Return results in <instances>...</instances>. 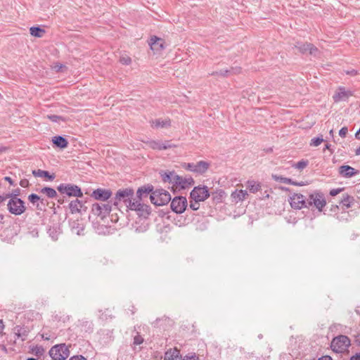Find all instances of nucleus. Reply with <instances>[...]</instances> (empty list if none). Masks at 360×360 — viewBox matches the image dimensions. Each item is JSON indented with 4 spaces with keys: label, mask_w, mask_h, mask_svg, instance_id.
<instances>
[{
    "label": "nucleus",
    "mask_w": 360,
    "mask_h": 360,
    "mask_svg": "<svg viewBox=\"0 0 360 360\" xmlns=\"http://www.w3.org/2000/svg\"><path fill=\"white\" fill-rule=\"evenodd\" d=\"M112 205H113L110 200L107 202H95L91 206V213L103 220L112 210Z\"/></svg>",
    "instance_id": "obj_1"
},
{
    "label": "nucleus",
    "mask_w": 360,
    "mask_h": 360,
    "mask_svg": "<svg viewBox=\"0 0 360 360\" xmlns=\"http://www.w3.org/2000/svg\"><path fill=\"white\" fill-rule=\"evenodd\" d=\"M150 200L156 206H163L171 200V195L164 189H156L150 195Z\"/></svg>",
    "instance_id": "obj_2"
},
{
    "label": "nucleus",
    "mask_w": 360,
    "mask_h": 360,
    "mask_svg": "<svg viewBox=\"0 0 360 360\" xmlns=\"http://www.w3.org/2000/svg\"><path fill=\"white\" fill-rule=\"evenodd\" d=\"M70 354L69 347L65 343L53 346L49 352V356L53 360H65Z\"/></svg>",
    "instance_id": "obj_3"
},
{
    "label": "nucleus",
    "mask_w": 360,
    "mask_h": 360,
    "mask_svg": "<svg viewBox=\"0 0 360 360\" xmlns=\"http://www.w3.org/2000/svg\"><path fill=\"white\" fill-rule=\"evenodd\" d=\"M351 345L350 339L343 335L335 337L332 341L330 347L336 353H342L346 350Z\"/></svg>",
    "instance_id": "obj_4"
},
{
    "label": "nucleus",
    "mask_w": 360,
    "mask_h": 360,
    "mask_svg": "<svg viewBox=\"0 0 360 360\" xmlns=\"http://www.w3.org/2000/svg\"><path fill=\"white\" fill-rule=\"evenodd\" d=\"M133 195L134 190L131 188L120 189L117 191L115 196L110 199V202L117 208L121 201L124 202L126 205L130 199H132Z\"/></svg>",
    "instance_id": "obj_5"
},
{
    "label": "nucleus",
    "mask_w": 360,
    "mask_h": 360,
    "mask_svg": "<svg viewBox=\"0 0 360 360\" xmlns=\"http://www.w3.org/2000/svg\"><path fill=\"white\" fill-rule=\"evenodd\" d=\"M326 205V200L323 193L314 191L309 195L307 199L308 208L314 205L319 211H322Z\"/></svg>",
    "instance_id": "obj_6"
},
{
    "label": "nucleus",
    "mask_w": 360,
    "mask_h": 360,
    "mask_svg": "<svg viewBox=\"0 0 360 360\" xmlns=\"http://www.w3.org/2000/svg\"><path fill=\"white\" fill-rule=\"evenodd\" d=\"M57 189L61 194H66L69 197H83L81 188L75 184H61L57 187Z\"/></svg>",
    "instance_id": "obj_7"
},
{
    "label": "nucleus",
    "mask_w": 360,
    "mask_h": 360,
    "mask_svg": "<svg viewBox=\"0 0 360 360\" xmlns=\"http://www.w3.org/2000/svg\"><path fill=\"white\" fill-rule=\"evenodd\" d=\"M210 195V192L205 186H195L190 193V198L195 202L205 201Z\"/></svg>",
    "instance_id": "obj_8"
},
{
    "label": "nucleus",
    "mask_w": 360,
    "mask_h": 360,
    "mask_svg": "<svg viewBox=\"0 0 360 360\" xmlns=\"http://www.w3.org/2000/svg\"><path fill=\"white\" fill-rule=\"evenodd\" d=\"M188 206V201L186 197H174L170 204L172 210L176 214L183 213Z\"/></svg>",
    "instance_id": "obj_9"
},
{
    "label": "nucleus",
    "mask_w": 360,
    "mask_h": 360,
    "mask_svg": "<svg viewBox=\"0 0 360 360\" xmlns=\"http://www.w3.org/2000/svg\"><path fill=\"white\" fill-rule=\"evenodd\" d=\"M290 206L294 209L308 208L307 199L300 193H293L289 198Z\"/></svg>",
    "instance_id": "obj_10"
},
{
    "label": "nucleus",
    "mask_w": 360,
    "mask_h": 360,
    "mask_svg": "<svg viewBox=\"0 0 360 360\" xmlns=\"http://www.w3.org/2000/svg\"><path fill=\"white\" fill-rule=\"evenodd\" d=\"M112 195V192L110 189L98 188L92 191L91 197L100 202H103L111 198Z\"/></svg>",
    "instance_id": "obj_11"
},
{
    "label": "nucleus",
    "mask_w": 360,
    "mask_h": 360,
    "mask_svg": "<svg viewBox=\"0 0 360 360\" xmlns=\"http://www.w3.org/2000/svg\"><path fill=\"white\" fill-rule=\"evenodd\" d=\"M8 211L15 215L22 213V200L18 198H11L8 202Z\"/></svg>",
    "instance_id": "obj_12"
},
{
    "label": "nucleus",
    "mask_w": 360,
    "mask_h": 360,
    "mask_svg": "<svg viewBox=\"0 0 360 360\" xmlns=\"http://www.w3.org/2000/svg\"><path fill=\"white\" fill-rule=\"evenodd\" d=\"M295 47L302 53L309 52L311 55L316 56L319 53V49L311 43L297 42Z\"/></svg>",
    "instance_id": "obj_13"
},
{
    "label": "nucleus",
    "mask_w": 360,
    "mask_h": 360,
    "mask_svg": "<svg viewBox=\"0 0 360 360\" xmlns=\"http://www.w3.org/2000/svg\"><path fill=\"white\" fill-rule=\"evenodd\" d=\"M174 186L185 189L194 184V180L191 176H181L176 174Z\"/></svg>",
    "instance_id": "obj_14"
},
{
    "label": "nucleus",
    "mask_w": 360,
    "mask_h": 360,
    "mask_svg": "<svg viewBox=\"0 0 360 360\" xmlns=\"http://www.w3.org/2000/svg\"><path fill=\"white\" fill-rule=\"evenodd\" d=\"M352 96H353L352 91L346 90L345 87L340 86L333 95V98L335 103H338L347 101Z\"/></svg>",
    "instance_id": "obj_15"
},
{
    "label": "nucleus",
    "mask_w": 360,
    "mask_h": 360,
    "mask_svg": "<svg viewBox=\"0 0 360 360\" xmlns=\"http://www.w3.org/2000/svg\"><path fill=\"white\" fill-rule=\"evenodd\" d=\"M359 171L349 165H342L339 167V174L345 178H350L357 174Z\"/></svg>",
    "instance_id": "obj_16"
},
{
    "label": "nucleus",
    "mask_w": 360,
    "mask_h": 360,
    "mask_svg": "<svg viewBox=\"0 0 360 360\" xmlns=\"http://www.w3.org/2000/svg\"><path fill=\"white\" fill-rule=\"evenodd\" d=\"M153 186L152 185L148 184L144 185L136 191V198L139 200H141L143 198L147 197L148 194H151L153 191Z\"/></svg>",
    "instance_id": "obj_17"
},
{
    "label": "nucleus",
    "mask_w": 360,
    "mask_h": 360,
    "mask_svg": "<svg viewBox=\"0 0 360 360\" xmlns=\"http://www.w3.org/2000/svg\"><path fill=\"white\" fill-rule=\"evenodd\" d=\"M272 179L274 180H275L276 181L288 184H291V185H294V186H302L305 185V184L303 181H301V182L295 181L290 178L283 177L282 176H279L277 174H272Z\"/></svg>",
    "instance_id": "obj_18"
},
{
    "label": "nucleus",
    "mask_w": 360,
    "mask_h": 360,
    "mask_svg": "<svg viewBox=\"0 0 360 360\" xmlns=\"http://www.w3.org/2000/svg\"><path fill=\"white\" fill-rule=\"evenodd\" d=\"M52 142L54 146L57 148L63 149L68 147V140L61 136H55L52 137Z\"/></svg>",
    "instance_id": "obj_19"
},
{
    "label": "nucleus",
    "mask_w": 360,
    "mask_h": 360,
    "mask_svg": "<svg viewBox=\"0 0 360 360\" xmlns=\"http://www.w3.org/2000/svg\"><path fill=\"white\" fill-rule=\"evenodd\" d=\"M160 175H161V177H162V180L164 181V182H167V183H169V184H172L173 185H174V183H175V176H176V174L175 172L172 171V172H170V171H167V172H163L162 171L160 173Z\"/></svg>",
    "instance_id": "obj_20"
},
{
    "label": "nucleus",
    "mask_w": 360,
    "mask_h": 360,
    "mask_svg": "<svg viewBox=\"0 0 360 360\" xmlns=\"http://www.w3.org/2000/svg\"><path fill=\"white\" fill-rule=\"evenodd\" d=\"M248 193L245 190H236L231 193V198L235 202L244 200Z\"/></svg>",
    "instance_id": "obj_21"
},
{
    "label": "nucleus",
    "mask_w": 360,
    "mask_h": 360,
    "mask_svg": "<svg viewBox=\"0 0 360 360\" xmlns=\"http://www.w3.org/2000/svg\"><path fill=\"white\" fill-rule=\"evenodd\" d=\"M210 164L206 161H199L195 163V173L202 174L207 172Z\"/></svg>",
    "instance_id": "obj_22"
},
{
    "label": "nucleus",
    "mask_w": 360,
    "mask_h": 360,
    "mask_svg": "<svg viewBox=\"0 0 360 360\" xmlns=\"http://www.w3.org/2000/svg\"><path fill=\"white\" fill-rule=\"evenodd\" d=\"M150 46L153 51L162 50L164 49L163 40L157 37H152L150 39Z\"/></svg>",
    "instance_id": "obj_23"
},
{
    "label": "nucleus",
    "mask_w": 360,
    "mask_h": 360,
    "mask_svg": "<svg viewBox=\"0 0 360 360\" xmlns=\"http://www.w3.org/2000/svg\"><path fill=\"white\" fill-rule=\"evenodd\" d=\"M171 125V121L169 119L166 120H160V119H156L155 120H153L151 122V127H155V128H167L170 127Z\"/></svg>",
    "instance_id": "obj_24"
},
{
    "label": "nucleus",
    "mask_w": 360,
    "mask_h": 360,
    "mask_svg": "<svg viewBox=\"0 0 360 360\" xmlns=\"http://www.w3.org/2000/svg\"><path fill=\"white\" fill-rule=\"evenodd\" d=\"M81 202L82 200L79 199H75L74 200H72L69 203V209L70 210L71 214H76L81 212Z\"/></svg>",
    "instance_id": "obj_25"
},
{
    "label": "nucleus",
    "mask_w": 360,
    "mask_h": 360,
    "mask_svg": "<svg viewBox=\"0 0 360 360\" xmlns=\"http://www.w3.org/2000/svg\"><path fill=\"white\" fill-rule=\"evenodd\" d=\"M355 200L353 196L349 195L347 193H345L342 195V198L341 199L340 204H342L343 207L347 208H350Z\"/></svg>",
    "instance_id": "obj_26"
},
{
    "label": "nucleus",
    "mask_w": 360,
    "mask_h": 360,
    "mask_svg": "<svg viewBox=\"0 0 360 360\" xmlns=\"http://www.w3.org/2000/svg\"><path fill=\"white\" fill-rule=\"evenodd\" d=\"M32 174L34 176L46 177L49 181H53L56 178V175L54 174H51L48 171L41 169L33 170Z\"/></svg>",
    "instance_id": "obj_27"
},
{
    "label": "nucleus",
    "mask_w": 360,
    "mask_h": 360,
    "mask_svg": "<svg viewBox=\"0 0 360 360\" xmlns=\"http://www.w3.org/2000/svg\"><path fill=\"white\" fill-rule=\"evenodd\" d=\"M136 212L139 216L147 218L150 214V207L148 205L140 203V206H139Z\"/></svg>",
    "instance_id": "obj_28"
},
{
    "label": "nucleus",
    "mask_w": 360,
    "mask_h": 360,
    "mask_svg": "<svg viewBox=\"0 0 360 360\" xmlns=\"http://www.w3.org/2000/svg\"><path fill=\"white\" fill-rule=\"evenodd\" d=\"M246 186L250 192L252 193L257 192L261 188L260 184L254 180L248 181Z\"/></svg>",
    "instance_id": "obj_29"
},
{
    "label": "nucleus",
    "mask_w": 360,
    "mask_h": 360,
    "mask_svg": "<svg viewBox=\"0 0 360 360\" xmlns=\"http://www.w3.org/2000/svg\"><path fill=\"white\" fill-rule=\"evenodd\" d=\"M40 193L45 194L49 198H53L57 196V192L51 187H44L40 190Z\"/></svg>",
    "instance_id": "obj_30"
},
{
    "label": "nucleus",
    "mask_w": 360,
    "mask_h": 360,
    "mask_svg": "<svg viewBox=\"0 0 360 360\" xmlns=\"http://www.w3.org/2000/svg\"><path fill=\"white\" fill-rule=\"evenodd\" d=\"M28 200L30 202H32L33 205H36V208L39 210H42L43 208L41 206H40L39 202L40 200V197L35 194V193H32L30 195H28Z\"/></svg>",
    "instance_id": "obj_31"
},
{
    "label": "nucleus",
    "mask_w": 360,
    "mask_h": 360,
    "mask_svg": "<svg viewBox=\"0 0 360 360\" xmlns=\"http://www.w3.org/2000/svg\"><path fill=\"white\" fill-rule=\"evenodd\" d=\"M179 351L177 349H174L172 351L171 349L166 352L165 354L164 360H175L179 357Z\"/></svg>",
    "instance_id": "obj_32"
},
{
    "label": "nucleus",
    "mask_w": 360,
    "mask_h": 360,
    "mask_svg": "<svg viewBox=\"0 0 360 360\" xmlns=\"http://www.w3.org/2000/svg\"><path fill=\"white\" fill-rule=\"evenodd\" d=\"M146 146L153 150H162V146L160 141H155V140H148L145 142Z\"/></svg>",
    "instance_id": "obj_33"
},
{
    "label": "nucleus",
    "mask_w": 360,
    "mask_h": 360,
    "mask_svg": "<svg viewBox=\"0 0 360 360\" xmlns=\"http://www.w3.org/2000/svg\"><path fill=\"white\" fill-rule=\"evenodd\" d=\"M30 34L36 37H41L45 34V30L39 27H32L30 29Z\"/></svg>",
    "instance_id": "obj_34"
},
{
    "label": "nucleus",
    "mask_w": 360,
    "mask_h": 360,
    "mask_svg": "<svg viewBox=\"0 0 360 360\" xmlns=\"http://www.w3.org/2000/svg\"><path fill=\"white\" fill-rule=\"evenodd\" d=\"M240 68H231L230 70H221L219 71H216L212 73V75H221L223 77L227 76L229 74H230L232 72H234V73H238L240 72Z\"/></svg>",
    "instance_id": "obj_35"
},
{
    "label": "nucleus",
    "mask_w": 360,
    "mask_h": 360,
    "mask_svg": "<svg viewBox=\"0 0 360 360\" xmlns=\"http://www.w3.org/2000/svg\"><path fill=\"white\" fill-rule=\"evenodd\" d=\"M224 195L225 192L223 190H219L216 192H213L212 193V200L216 203L221 202Z\"/></svg>",
    "instance_id": "obj_36"
},
{
    "label": "nucleus",
    "mask_w": 360,
    "mask_h": 360,
    "mask_svg": "<svg viewBox=\"0 0 360 360\" xmlns=\"http://www.w3.org/2000/svg\"><path fill=\"white\" fill-rule=\"evenodd\" d=\"M140 201L141 200H139V199H134V200H132V199H130L127 204H126V206L131 210L137 211L139 206H140Z\"/></svg>",
    "instance_id": "obj_37"
},
{
    "label": "nucleus",
    "mask_w": 360,
    "mask_h": 360,
    "mask_svg": "<svg viewBox=\"0 0 360 360\" xmlns=\"http://www.w3.org/2000/svg\"><path fill=\"white\" fill-rule=\"evenodd\" d=\"M48 233L53 240H56L60 234L59 229L55 226L50 227L48 230Z\"/></svg>",
    "instance_id": "obj_38"
},
{
    "label": "nucleus",
    "mask_w": 360,
    "mask_h": 360,
    "mask_svg": "<svg viewBox=\"0 0 360 360\" xmlns=\"http://www.w3.org/2000/svg\"><path fill=\"white\" fill-rule=\"evenodd\" d=\"M47 118L53 122L59 123L60 121H64L63 117L56 115H48Z\"/></svg>",
    "instance_id": "obj_39"
},
{
    "label": "nucleus",
    "mask_w": 360,
    "mask_h": 360,
    "mask_svg": "<svg viewBox=\"0 0 360 360\" xmlns=\"http://www.w3.org/2000/svg\"><path fill=\"white\" fill-rule=\"evenodd\" d=\"M308 165V160H300L294 165V167L298 169H303Z\"/></svg>",
    "instance_id": "obj_40"
},
{
    "label": "nucleus",
    "mask_w": 360,
    "mask_h": 360,
    "mask_svg": "<svg viewBox=\"0 0 360 360\" xmlns=\"http://www.w3.org/2000/svg\"><path fill=\"white\" fill-rule=\"evenodd\" d=\"M323 141V139L322 136L321 137H316L311 140L310 146H319L322 142Z\"/></svg>",
    "instance_id": "obj_41"
},
{
    "label": "nucleus",
    "mask_w": 360,
    "mask_h": 360,
    "mask_svg": "<svg viewBox=\"0 0 360 360\" xmlns=\"http://www.w3.org/2000/svg\"><path fill=\"white\" fill-rule=\"evenodd\" d=\"M161 146H162V150H167L172 148H175L176 145L172 143L171 141H165L164 142L161 141Z\"/></svg>",
    "instance_id": "obj_42"
},
{
    "label": "nucleus",
    "mask_w": 360,
    "mask_h": 360,
    "mask_svg": "<svg viewBox=\"0 0 360 360\" xmlns=\"http://www.w3.org/2000/svg\"><path fill=\"white\" fill-rule=\"evenodd\" d=\"M44 352V349L41 346H36L32 349V352L36 356H41L43 354Z\"/></svg>",
    "instance_id": "obj_43"
},
{
    "label": "nucleus",
    "mask_w": 360,
    "mask_h": 360,
    "mask_svg": "<svg viewBox=\"0 0 360 360\" xmlns=\"http://www.w3.org/2000/svg\"><path fill=\"white\" fill-rule=\"evenodd\" d=\"M143 342V338L141 337V335L137 333V334L134 337V342L133 344L134 345H139L142 344Z\"/></svg>",
    "instance_id": "obj_44"
},
{
    "label": "nucleus",
    "mask_w": 360,
    "mask_h": 360,
    "mask_svg": "<svg viewBox=\"0 0 360 360\" xmlns=\"http://www.w3.org/2000/svg\"><path fill=\"white\" fill-rule=\"evenodd\" d=\"M120 62L122 64V65H129L131 64V59L130 57L127 56H122L120 57Z\"/></svg>",
    "instance_id": "obj_45"
},
{
    "label": "nucleus",
    "mask_w": 360,
    "mask_h": 360,
    "mask_svg": "<svg viewBox=\"0 0 360 360\" xmlns=\"http://www.w3.org/2000/svg\"><path fill=\"white\" fill-rule=\"evenodd\" d=\"M189 206L191 210H198L200 207L199 202H195L191 199Z\"/></svg>",
    "instance_id": "obj_46"
},
{
    "label": "nucleus",
    "mask_w": 360,
    "mask_h": 360,
    "mask_svg": "<svg viewBox=\"0 0 360 360\" xmlns=\"http://www.w3.org/2000/svg\"><path fill=\"white\" fill-rule=\"evenodd\" d=\"M184 169L195 172V163H185Z\"/></svg>",
    "instance_id": "obj_47"
},
{
    "label": "nucleus",
    "mask_w": 360,
    "mask_h": 360,
    "mask_svg": "<svg viewBox=\"0 0 360 360\" xmlns=\"http://www.w3.org/2000/svg\"><path fill=\"white\" fill-rule=\"evenodd\" d=\"M20 194V189L16 188L13 190L11 193H7V195H10L11 197L9 198H18V196Z\"/></svg>",
    "instance_id": "obj_48"
},
{
    "label": "nucleus",
    "mask_w": 360,
    "mask_h": 360,
    "mask_svg": "<svg viewBox=\"0 0 360 360\" xmlns=\"http://www.w3.org/2000/svg\"><path fill=\"white\" fill-rule=\"evenodd\" d=\"M344 190L343 188H334L330 191V195L331 196H335Z\"/></svg>",
    "instance_id": "obj_49"
},
{
    "label": "nucleus",
    "mask_w": 360,
    "mask_h": 360,
    "mask_svg": "<svg viewBox=\"0 0 360 360\" xmlns=\"http://www.w3.org/2000/svg\"><path fill=\"white\" fill-rule=\"evenodd\" d=\"M347 131H348L347 127H342L339 131V135L341 137L345 138L347 134Z\"/></svg>",
    "instance_id": "obj_50"
},
{
    "label": "nucleus",
    "mask_w": 360,
    "mask_h": 360,
    "mask_svg": "<svg viewBox=\"0 0 360 360\" xmlns=\"http://www.w3.org/2000/svg\"><path fill=\"white\" fill-rule=\"evenodd\" d=\"M69 360H87V359L82 355H76V356H73L70 357Z\"/></svg>",
    "instance_id": "obj_51"
},
{
    "label": "nucleus",
    "mask_w": 360,
    "mask_h": 360,
    "mask_svg": "<svg viewBox=\"0 0 360 360\" xmlns=\"http://www.w3.org/2000/svg\"><path fill=\"white\" fill-rule=\"evenodd\" d=\"M81 207H82L80 214L84 213L87 211L88 207L85 205V202H83L82 200L81 202Z\"/></svg>",
    "instance_id": "obj_52"
},
{
    "label": "nucleus",
    "mask_w": 360,
    "mask_h": 360,
    "mask_svg": "<svg viewBox=\"0 0 360 360\" xmlns=\"http://www.w3.org/2000/svg\"><path fill=\"white\" fill-rule=\"evenodd\" d=\"M349 360H360V352H357L350 356Z\"/></svg>",
    "instance_id": "obj_53"
},
{
    "label": "nucleus",
    "mask_w": 360,
    "mask_h": 360,
    "mask_svg": "<svg viewBox=\"0 0 360 360\" xmlns=\"http://www.w3.org/2000/svg\"><path fill=\"white\" fill-rule=\"evenodd\" d=\"M10 197H11V195H7V193H6V194H5V195H0V203H1L2 202H4V200H6V199L9 198Z\"/></svg>",
    "instance_id": "obj_54"
},
{
    "label": "nucleus",
    "mask_w": 360,
    "mask_h": 360,
    "mask_svg": "<svg viewBox=\"0 0 360 360\" xmlns=\"http://www.w3.org/2000/svg\"><path fill=\"white\" fill-rule=\"evenodd\" d=\"M346 73L352 76H355L357 75V71L356 70L352 69L351 70L347 71Z\"/></svg>",
    "instance_id": "obj_55"
},
{
    "label": "nucleus",
    "mask_w": 360,
    "mask_h": 360,
    "mask_svg": "<svg viewBox=\"0 0 360 360\" xmlns=\"http://www.w3.org/2000/svg\"><path fill=\"white\" fill-rule=\"evenodd\" d=\"M4 180L8 181L11 185L13 184V181L10 176H6L4 177Z\"/></svg>",
    "instance_id": "obj_56"
},
{
    "label": "nucleus",
    "mask_w": 360,
    "mask_h": 360,
    "mask_svg": "<svg viewBox=\"0 0 360 360\" xmlns=\"http://www.w3.org/2000/svg\"><path fill=\"white\" fill-rule=\"evenodd\" d=\"M111 221L112 222H115V223H116L118 221V217H117V214H115V215L112 214L111 215Z\"/></svg>",
    "instance_id": "obj_57"
},
{
    "label": "nucleus",
    "mask_w": 360,
    "mask_h": 360,
    "mask_svg": "<svg viewBox=\"0 0 360 360\" xmlns=\"http://www.w3.org/2000/svg\"><path fill=\"white\" fill-rule=\"evenodd\" d=\"M39 203L40 206L41 205L44 206L45 205L48 204V202L46 200H45L44 199L40 198V200H39Z\"/></svg>",
    "instance_id": "obj_58"
},
{
    "label": "nucleus",
    "mask_w": 360,
    "mask_h": 360,
    "mask_svg": "<svg viewBox=\"0 0 360 360\" xmlns=\"http://www.w3.org/2000/svg\"><path fill=\"white\" fill-rule=\"evenodd\" d=\"M318 360H333V359L329 356H324L319 358Z\"/></svg>",
    "instance_id": "obj_59"
},
{
    "label": "nucleus",
    "mask_w": 360,
    "mask_h": 360,
    "mask_svg": "<svg viewBox=\"0 0 360 360\" xmlns=\"http://www.w3.org/2000/svg\"><path fill=\"white\" fill-rule=\"evenodd\" d=\"M4 328V325L2 320H0V334L2 333L3 329Z\"/></svg>",
    "instance_id": "obj_60"
},
{
    "label": "nucleus",
    "mask_w": 360,
    "mask_h": 360,
    "mask_svg": "<svg viewBox=\"0 0 360 360\" xmlns=\"http://www.w3.org/2000/svg\"><path fill=\"white\" fill-rule=\"evenodd\" d=\"M355 342H356L357 345L360 346V334L356 336Z\"/></svg>",
    "instance_id": "obj_61"
},
{
    "label": "nucleus",
    "mask_w": 360,
    "mask_h": 360,
    "mask_svg": "<svg viewBox=\"0 0 360 360\" xmlns=\"http://www.w3.org/2000/svg\"><path fill=\"white\" fill-rule=\"evenodd\" d=\"M30 233L32 234V236L33 237H34V236H37L38 235V231H37V229H34Z\"/></svg>",
    "instance_id": "obj_62"
},
{
    "label": "nucleus",
    "mask_w": 360,
    "mask_h": 360,
    "mask_svg": "<svg viewBox=\"0 0 360 360\" xmlns=\"http://www.w3.org/2000/svg\"><path fill=\"white\" fill-rule=\"evenodd\" d=\"M187 360H198V357L195 356H192L190 357H187Z\"/></svg>",
    "instance_id": "obj_63"
},
{
    "label": "nucleus",
    "mask_w": 360,
    "mask_h": 360,
    "mask_svg": "<svg viewBox=\"0 0 360 360\" xmlns=\"http://www.w3.org/2000/svg\"><path fill=\"white\" fill-rule=\"evenodd\" d=\"M355 154L356 155H360V146L358 148L356 149Z\"/></svg>",
    "instance_id": "obj_64"
}]
</instances>
